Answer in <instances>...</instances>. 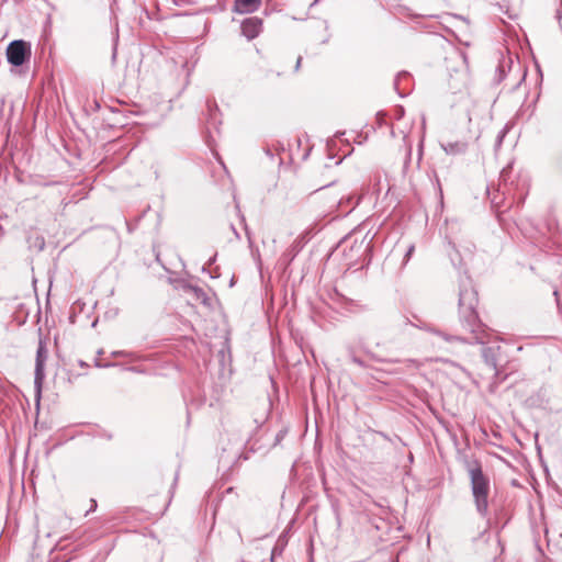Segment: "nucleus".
Segmentation results:
<instances>
[{"instance_id":"9b49d317","label":"nucleus","mask_w":562,"mask_h":562,"mask_svg":"<svg viewBox=\"0 0 562 562\" xmlns=\"http://www.w3.org/2000/svg\"><path fill=\"white\" fill-rule=\"evenodd\" d=\"M301 63H302V57L300 56L296 60V65H295V70H299L300 67H301Z\"/></svg>"},{"instance_id":"1a4fd4ad","label":"nucleus","mask_w":562,"mask_h":562,"mask_svg":"<svg viewBox=\"0 0 562 562\" xmlns=\"http://www.w3.org/2000/svg\"><path fill=\"white\" fill-rule=\"evenodd\" d=\"M415 250V247L414 245H411L406 251V255H405V262H407V260L411 258V256L413 255Z\"/></svg>"},{"instance_id":"7ed1b4c3","label":"nucleus","mask_w":562,"mask_h":562,"mask_svg":"<svg viewBox=\"0 0 562 562\" xmlns=\"http://www.w3.org/2000/svg\"><path fill=\"white\" fill-rule=\"evenodd\" d=\"M31 44L23 40H14L7 47V59L15 66H22L31 57Z\"/></svg>"},{"instance_id":"9d476101","label":"nucleus","mask_w":562,"mask_h":562,"mask_svg":"<svg viewBox=\"0 0 562 562\" xmlns=\"http://www.w3.org/2000/svg\"><path fill=\"white\" fill-rule=\"evenodd\" d=\"M352 361L358 366H363V361L357 357H352Z\"/></svg>"},{"instance_id":"f03ea898","label":"nucleus","mask_w":562,"mask_h":562,"mask_svg":"<svg viewBox=\"0 0 562 562\" xmlns=\"http://www.w3.org/2000/svg\"><path fill=\"white\" fill-rule=\"evenodd\" d=\"M468 471L476 510L482 517H486L488 512L490 480L483 473L482 467L477 461L471 463Z\"/></svg>"},{"instance_id":"39448f33","label":"nucleus","mask_w":562,"mask_h":562,"mask_svg":"<svg viewBox=\"0 0 562 562\" xmlns=\"http://www.w3.org/2000/svg\"><path fill=\"white\" fill-rule=\"evenodd\" d=\"M262 27V21L256 16L248 18L241 23V33L248 40H252L259 35Z\"/></svg>"},{"instance_id":"0eeeda50","label":"nucleus","mask_w":562,"mask_h":562,"mask_svg":"<svg viewBox=\"0 0 562 562\" xmlns=\"http://www.w3.org/2000/svg\"><path fill=\"white\" fill-rule=\"evenodd\" d=\"M261 4V0H235L234 10L237 13L255 12Z\"/></svg>"},{"instance_id":"6e6552de","label":"nucleus","mask_w":562,"mask_h":562,"mask_svg":"<svg viewBox=\"0 0 562 562\" xmlns=\"http://www.w3.org/2000/svg\"><path fill=\"white\" fill-rule=\"evenodd\" d=\"M464 149H465V144H458V143H456V144L450 143L445 147V150L447 153H451V154L457 153V151H463Z\"/></svg>"},{"instance_id":"f257e3e1","label":"nucleus","mask_w":562,"mask_h":562,"mask_svg":"<svg viewBox=\"0 0 562 562\" xmlns=\"http://www.w3.org/2000/svg\"><path fill=\"white\" fill-rule=\"evenodd\" d=\"M477 302L476 291L471 285L462 286L459 293V317L461 327L468 336H449L439 331H436V334L447 341L458 340L468 344H484L488 338V331L476 313Z\"/></svg>"},{"instance_id":"423d86ee","label":"nucleus","mask_w":562,"mask_h":562,"mask_svg":"<svg viewBox=\"0 0 562 562\" xmlns=\"http://www.w3.org/2000/svg\"><path fill=\"white\" fill-rule=\"evenodd\" d=\"M499 350V347H485L482 349V357L488 366V368L494 372V374H497V352Z\"/></svg>"},{"instance_id":"20e7f679","label":"nucleus","mask_w":562,"mask_h":562,"mask_svg":"<svg viewBox=\"0 0 562 562\" xmlns=\"http://www.w3.org/2000/svg\"><path fill=\"white\" fill-rule=\"evenodd\" d=\"M47 359V349L43 340H40L37 351H36V362H35V376H34V385L36 390L37 400H40L42 385L45 378L44 374V366Z\"/></svg>"},{"instance_id":"ddd939ff","label":"nucleus","mask_w":562,"mask_h":562,"mask_svg":"<svg viewBox=\"0 0 562 562\" xmlns=\"http://www.w3.org/2000/svg\"><path fill=\"white\" fill-rule=\"evenodd\" d=\"M503 136H505V131L502 132V135L499 136V142H502Z\"/></svg>"},{"instance_id":"f8f14e48","label":"nucleus","mask_w":562,"mask_h":562,"mask_svg":"<svg viewBox=\"0 0 562 562\" xmlns=\"http://www.w3.org/2000/svg\"><path fill=\"white\" fill-rule=\"evenodd\" d=\"M91 509H94L97 507V502L94 499H91Z\"/></svg>"}]
</instances>
